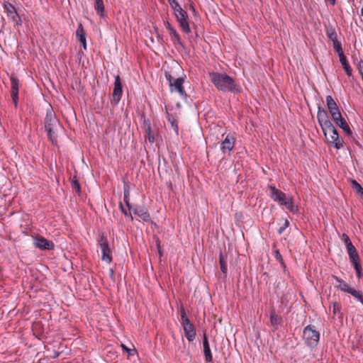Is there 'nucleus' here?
I'll return each instance as SVG.
<instances>
[{
	"instance_id": "nucleus-1",
	"label": "nucleus",
	"mask_w": 363,
	"mask_h": 363,
	"mask_svg": "<svg viewBox=\"0 0 363 363\" xmlns=\"http://www.w3.org/2000/svg\"><path fill=\"white\" fill-rule=\"evenodd\" d=\"M212 83L220 91L239 92V87L235 83L233 79L226 74L213 72L210 74Z\"/></svg>"
},
{
	"instance_id": "nucleus-2",
	"label": "nucleus",
	"mask_w": 363,
	"mask_h": 363,
	"mask_svg": "<svg viewBox=\"0 0 363 363\" xmlns=\"http://www.w3.org/2000/svg\"><path fill=\"white\" fill-rule=\"evenodd\" d=\"M303 338L306 345L309 347H315L320 340V333L313 325L306 326L303 331Z\"/></svg>"
},
{
	"instance_id": "nucleus-3",
	"label": "nucleus",
	"mask_w": 363,
	"mask_h": 363,
	"mask_svg": "<svg viewBox=\"0 0 363 363\" xmlns=\"http://www.w3.org/2000/svg\"><path fill=\"white\" fill-rule=\"evenodd\" d=\"M174 6L172 8V9L174 11L175 16L177 19V21L179 22L180 26L182 29V30L186 33H189L191 32V29L189 25V23L187 21L188 15L187 13L182 9V8L180 6L179 3H174Z\"/></svg>"
},
{
	"instance_id": "nucleus-4",
	"label": "nucleus",
	"mask_w": 363,
	"mask_h": 363,
	"mask_svg": "<svg viewBox=\"0 0 363 363\" xmlns=\"http://www.w3.org/2000/svg\"><path fill=\"white\" fill-rule=\"evenodd\" d=\"M330 130L323 129V132L328 143L332 144L335 148L339 150L343 146V140L339 136L337 129L331 125Z\"/></svg>"
},
{
	"instance_id": "nucleus-5",
	"label": "nucleus",
	"mask_w": 363,
	"mask_h": 363,
	"mask_svg": "<svg viewBox=\"0 0 363 363\" xmlns=\"http://www.w3.org/2000/svg\"><path fill=\"white\" fill-rule=\"evenodd\" d=\"M98 243L102 253L101 259L110 264L112 261V255L111 249L108 246L107 238L104 237V235H101L98 241Z\"/></svg>"
},
{
	"instance_id": "nucleus-6",
	"label": "nucleus",
	"mask_w": 363,
	"mask_h": 363,
	"mask_svg": "<svg viewBox=\"0 0 363 363\" xmlns=\"http://www.w3.org/2000/svg\"><path fill=\"white\" fill-rule=\"evenodd\" d=\"M269 189L270 190L269 196L272 198V199H273L276 202H278L281 206H284L286 201L290 197L287 196L286 194L277 189L274 186H269Z\"/></svg>"
},
{
	"instance_id": "nucleus-7",
	"label": "nucleus",
	"mask_w": 363,
	"mask_h": 363,
	"mask_svg": "<svg viewBox=\"0 0 363 363\" xmlns=\"http://www.w3.org/2000/svg\"><path fill=\"white\" fill-rule=\"evenodd\" d=\"M269 189L270 190L269 196L272 198V199H273L276 202H278L281 206H284L286 201L290 197L287 196L286 194L277 189L274 186H269Z\"/></svg>"
},
{
	"instance_id": "nucleus-8",
	"label": "nucleus",
	"mask_w": 363,
	"mask_h": 363,
	"mask_svg": "<svg viewBox=\"0 0 363 363\" xmlns=\"http://www.w3.org/2000/svg\"><path fill=\"white\" fill-rule=\"evenodd\" d=\"M317 118H318V121L322 128V130L323 129H326V130L329 129V130H330L331 125H333L329 119L327 111L324 109H320V107L318 108V111L317 113Z\"/></svg>"
},
{
	"instance_id": "nucleus-9",
	"label": "nucleus",
	"mask_w": 363,
	"mask_h": 363,
	"mask_svg": "<svg viewBox=\"0 0 363 363\" xmlns=\"http://www.w3.org/2000/svg\"><path fill=\"white\" fill-rule=\"evenodd\" d=\"M184 82V79L182 77L177 78L171 86L169 88L171 92H177L180 97L182 99H186L187 97V94H186L183 84Z\"/></svg>"
},
{
	"instance_id": "nucleus-10",
	"label": "nucleus",
	"mask_w": 363,
	"mask_h": 363,
	"mask_svg": "<svg viewBox=\"0 0 363 363\" xmlns=\"http://www.w3.org/2000/svg\"><path fill=\"white\" fill-rule=\"evenodd\" d=\"M59 126V123L56 117L52 114V112L47 113L45 118V129L46 132H50L51 130H57Z\"/></svg>"
},
{
	"instance_id": "nucleus-11",
	"label": "nucleus",
	"mask_w": 363,
	"mask_h": 363,
	"mask_svg": "<svg viewBox=\"0 0 363 363\" xmlns=\"http://www.w3.org/2000/svg\"><path fill=\"white\" fill-rule=\"evenodd\" d=\"M34 245L40 250H52L54 248V243L48 240L42 236L34 238Z\"/></svg>"
},
{
	"instance_id": "nucleus-12",
	"label": "nucleus",
	"mask_w": 363,
	"mask_h": 363,
	"mask_svg": "<svg viewBox=\"0 0 363 363\" xmlns=\"http://www.w3.org/2000/svg\"><path fill=\"white\" fill-rule=\"evenodd\" d=\"M122 83L119 75L115 77L114 88L113 91V100L117 104L122 96Z\"/></svg>"
},
{
	"instance_id": "nucleus-13",
	"label": "nucleus",
	"mask_w": 363,
	"mask_h": 363,
	"mask_svg": "<svg viewBox=\"0 0 363 363\" xmlns=\"http://www.w3.org/2000/svg\"><path fill=\"white\" fill-rule=\"evenodd\" d=\"M235 143V138L231 135H228L220 145L222 152L223 154L230 152L233 149Z\"/></svg>"
},
{
	"instance_id": "nucleus-14",
	"label": "nucleus",
	"mask_w": 363,
	"mask_h": 363,
	"mask_svg": "<svg viewBox=\"0 0 363 363\" xmlns=\"http://www.w3.org/2000/svg\"><path fill=\"white\" fill-rule=\"evenodd\" d=\"M11 97L13 101L15 104V106H17L18 100V88H19V81L18 79L14 77H11Z\"/></svg>"
},
{
	"instance_id": "nucleus-15",
	"label": "nucleus",
	"mask_w": 363,
	"mask_h": 363,
	"mask_svg": "<svg viewBox=\"0 0 363 363\" xmlns=\"http://www.w3.org/2000/svg\"><path fill=\"white\" fill-rule=\"evenodd\" d=\"M326 103L332 118H335L340 113L336 102L331 96H327Z\"/></svg>"
},
{
	"instance_id": "nucleus-16",
	"label": "nucleus",
	"mask_w": 363,
	"mask_h": 363,
	"mask_svg": "<svg viewBox=\"0 0 363 363\" xmlns=\"http://www.w3.org/2000/svg\"><path fill=\"white\" fill-rule=\"evenodd\" d=\"M335 123L340 126L347 135L352 134V130L348 125L346 121L342 117L341 113H339L337 116L333 118Z\"/></svg>"
},
{
	"instance_id": "nucleus-17",
	"label": "nucleus",
	"mask_w": 363,
	"mask_h": 363,
	"mask_svg": "<svg viewBox=\"0 0 363 363\" xmlns=\"http://www.w3.org/2000/svg\"><path fill=\"white\" fill-rule=\"evenodd\" d=\"M76 36L78 40L82 43L83 48L86 50V32L81 23L79 25L77 29Z\"/></svg>"
},
{
	"instance_id": "nucleus-18",
	"label": "nucleus",
	"mask_w": 363,
	"mask_h": 363,
	"mask_svg": "<svg viewBox=\"0 0 363 363\" xmlns=\"http://www.w3.org/2000/svg\"><path fill=\"white\" fill-rule=\"evenodd\" d=\"M183 328H184V331L185 336H186V339L189 342L194 341L196 337V335L194 325L190 323L184 325Z\"/></svg>"
},
{
	"instance_id": "nucleus-19",
	"label": "nucleus",
	"mask_w": 363,
	"mask_h": 363,
	"mask_svg": "<svg viewBox=\"0 0 363 363\" xmlns=\"http://www.w3.org/2000/svg\"><path fill=\"white\" fill-rule=\"evenodd\" d=\"M203 352L205 355V359L207 362H210L213 359L212 354L211 352L209 343L207 339V337L204 335L203 340Z\"/></svg>"
},
{
	"instance_id": "nucleus-20",
	"label": "nucleus",
	"mask_w": 363,
	"mask_h": 363,
	"mask_svg": "<svg viewBox=\"0 0 363 363\" xmlns=\"http://www.w3.org/2000/svg\"><path fill=\"white\" fill-rule=\"evenodd\" d=\"M339 58H340V62L342 64V67L345 69L346 74L348 76H351L352 75V69L350 67L349 63L347 62L346 57L345 56V55L344 54H341L339 56Z\"/></svg>"
},
{
	"instance_id": "nucleus-21",
	"label": "nucleus",
	"mask_w": 363,
	"mask_h": 363,
	"mask_svg": "<svg viewBox=\"0 0 363 363\" xmlns=\"http://www.w3.org/2000/svg\"><path fill=\"white\" fill-rule=\"evenodd\" d=\"M4 9L7 11L8 15L13 21H16V18L18 17L17 12L14 6L11 4H6L4 5Z\"/></svg>"
},
{
	"instance_id": "nucleus-22",
	"label": "nucleus",
	"mask_w": 363,
	"mask_h": 363,
	"mask_svg": "<svg viewBox=\"0 0 363 363\" xmlns=\"http://www.w3.org/2000/svg\"><path fill=\"white\" fill-rule=\"evenodd\" d=\"M134 213L138 216L144 221H147L150 218L149 213L145 208H138L135 209Z\"/></svg>"
},
{
	"instance_id": "nucleus-23",
	"label": "nucleus",
	"mask_w": 363,
	"mask_h": 363,
	"mask_svg": "<svg viewBox=\"0 0 363 363\" xmlns=\"http://www.w3.org/2000/svg\"><path fill=\"white\" fill-rule=\"evenodd\" d=\"M284 206L292 213H296L298 212V206L294 204L293 199L291 196Z\"/></svg>"
},
{
	"instance_id": "nucleus-24",
	"label": "nucleus",
	"mask_w": 363,
	"mask_h": 363,
	"mask_svg": "<svg viewBox=\"0 0 363 363\" xmlns=\"http://www.w3.org/2000/svg\"><path fill=\"white\" fill-rule=\"evenodd\" d=\"M335 279L339 283L337 287L342 291L347 292L350 294V291H352V288L350 287V286L344 281L335 277Z\"/></svg>"
},
{
	"instance_id": "nucleus-25",
	"label": "nucleus",
	"mask_w": 363,
	"mask_h": 363,
	"mask_svg": "<svg viewBox=\"0 0 363 363\" xmlns=\"http://www.w3.org/2000/svg\"><path fill=\"white\" fill-rule=\"evenodd\" d=\"M94 9L97 13L100 16H104V6L103 0H95Z\"/></svg>"
},
{
	"instance_id": "nucleus-26",
	"label": "nucleus",
	"mask_w": 363,
	"mask_h": 363,
	"mask_svg": "<svg viewBox=\"0 0 363 363\" xmlns=\"http://www.w3.org/2000/svg\"><path fill=\"white\" fill-rule=\"evenodd\" d=\"M164 24H165L167 29L169 31L170 35H172L175 38V40L177 41V43H180V37H179V34L177 33V31L172 27L171 24L168 21H166L164 23Z\"/></svg>"
},
{
	"instance_id": "nucleus-27",
	"label": "nucleus",
	"mask_w": 363,
	"mask_h": 363,
	"mask_svg": "<svg viewBox=\"0 0 363 363\" xmlns=\"http://www.w3.org/2000/svg\"><path fill=\"white\" fill-rule=\"evenodd\" d=\"M282 318L275 313H272L270 316V323L273 326H277L281 324Z\"/></svg>"
},
{
	"instance_id": "nucleus-28",
	"label": "nucleus",
	"mask_w": 363,
	"mask_h": 363,
	"mask_svg": "<svg viewBox=\"0 0 363 363\" xmlns=\"http://www.w3.org/2000/svg\"><path fill=\"white\" fill-rule=\"evenodd\" d=\"M326 34H327V36L329 38V39L330 40H332V42L335 40H337V33H336L335 30L333 27H330V28L327 29Z\"/></svg>"
},
{
	"instance_id": "nucleus-29",
	"label": "nucleus",
	"mask_w": 363,
	"mask_h": 363,
	"mask_svg": "<svg viewBox=\"0 0 363 363\" xmlns=\"http://www.w3.org/2000/svg\"><path fill=\"white\" fill-rule=\"evenodd\" d=\"M350 294L363 304V294L362 291L353 289L352 291H350Z\"/></svg>"
},
{
	"instance_id": "nucleus-30",
	"label": "nucleus",
	"mask_w": 363,
	"mask_h": 363,
	"mask_svg": "<svg viewBox=\"0 0 363 363\" xmlns=\"http://www.w3.org/2000/svg\"><path fill=\"white\" fill-rule=\"evenodd\" d=\"M333 48L335 51L338 54V56H340L341 54H344L342 49L341 43L337 40L333 41Z\"/></svg>"
},
{
	"instance_id": "nucleus-31",
	"label": "nucleus",
	"mask_w": 363,
	"mask_h": 363,
	"mask_svg": "<svg viewBox=\"0 0 363 363\" xmlns=\"http://www.w3.org/2000/svg\"><path fill=\"white\" fill-rule=\"evenodd\" d=\"M48 137L49 140L51 141V143L53 145H57V134L56 130H51L50 132H47Z\"/></svg>"
},
{
	"instance_id": "nucleus-32",
	"label": "nucleus",
	"mask_w": 363,
	"mask_h": 363,
	"mask_svg": "<svg viewBox=\"0 0 363 363\" xmlns=\"http://www.w3.org/2000/svg\"><path fill=\"white\" fill-rule=\"evenodd\" d=\"M349 257H350V261L352 263L353 266H354L355 264H360L359 263V257L357 252L349 254Z\"/></svg>"
},
{
	"instance_id": "nucleus-33",
	"label": "nucleus",
	"mask_w": 363,
	"mask_h": 363,
	"mask_svg": "<svg viewBox=\"0 0 363 363\" xmlns=\"http://www.w3.org/2000/svg\"><path fill=\"white\" fill-rule=\"evenodd\" d=\"M145 131H146V133L147 135V139L148 140V141L150 143H153L154 141H155V138H154V136L152 135V132H151V128L150 125H147L145 128Z\"/></svg>"
},
{
	"instance_id": "nucleus-34",
	"label": "nucleus",
	"mask_w": 363,
	"mask_h": 363,
	"mask_svg": "<svg viewBox=\"0 0 363 363\" xmlns=\"http://www.w3.org/2000/svg\"><path fill=\"white\" fill-rule=\"evenodd\" d=\"M181 323H182V325L191 323L184 309L182 310Z\"/></svg>"
},
{
	"instance_id": "nucleus-35",
	"label": "nucleus",
	"mask_w": 363,
	"mask_h": 363,
	"mask_svg": "<svg viewBox=\"0 0 363 363\" xmlns=\"http://www.w3.org/2000/svg\"><path fill=\"white\" fill-rule=\"evenodd\" d=\"M352 184L353 186V188L359 193L363 195V188L361 186V185L355 180L352 181Z\"/></svg>"
},
{
	"instance_id": "nucleus-36",
	"label": "nucleus",
	"mask_w": 363,
	"mask_h": 363,
	"mask_svg": "<svg viewBox=\"0 0 363 363\" xmlns=\"http://www.w3.org/2000/svg\"><path fill=\"white\" fill-rule=\"evenodd\" d=\"M220 269L223 272V273L226 274L227 265H226V262L224 260V258L222 255L220 256Z\"/></svg>"
},
{
	"instance_id": "nucleus-37",
	"label": "nucleus",
	"mask_w": 363,
	"mask_h": 363,
	"mask_svg": "<svg viewBox=\"0 0 363 363\" xmlns=\"http://www.w3.org/2000/svg\"><path fill=\"white\" fill-rule=\"evenodd\" d=\"M356 272H357V277L359 278H361L362 276V267H361V264H355V265L354 266Z\"/></svg>"
},
{
	"instance_id": "nucleus-38",
	"label": "nucleus",
	"mask_w": 363,
	"mask_h": 363,
	"mask_svg": "<svg viewBox=\"0 0 363 363\" xmlns=\"http://www.w3.org/2000/svg\"><path fill=\"white\" fill-rule=\"evenodd\" d=\"M72 187L77 192H79L80 191V185H79V182L77 180H74V181L72 182Z\"/></svg>"
},
{
	"instance_id": "nucleus-39",
	"label": "nucleus",
	"mask_w": 363,
	"mask_h": 363,
	"mask_svg": "<svg viewBox=\"0 0 363 363\" xmlns=\"http://www.w3.org/2000/svg\"><path fill=\"white\" fill-rule=\"evenodd\" d=\"M347 250L348 255L349 254H352V253H354V252H357L356 249H355V247L352 245V243H349V245H347Z\"/></svg>"
},
{
	"instance_id": "nucleus-40",
	"label": "nucleus",
	"mask_w": 363,
	"mask_h": 363,
	"mask_svg": "<svg viewBox=\"0 0 363 363\" xmlns=\"http://www.w3.org/2000/svg\"><path fill=\"white\" fill-rule=\"evenodd\" d=\"M165 77L167 79V81L169 84V87L171 86V84H172L174 83V81L176 79H174L172 75L169 73H165Z\"/></svg>"
},
{
	"instance_id": "nucleus-41",
	"label": "nucleus",
	"mask_w": 363,
	"mask_h": 363,
	"mask_svg": "<svg viewBox=\"0 0 363 363\" xmlns=\"http://www.w3.org/2000/svg\"><path fill=\"white\" fill-rule=\"evenodd\" d=\"M289 220H285V221H284V223L283 226L280 227V228H279V230H278V233H279V234H281V233L284 232V230L286 228H288V227H289Z\"/></svg>"
},
{
	"instance_id": "nucleus-42",
	"label": "nucleus",
	"mask_w": 363,
	"mask_h": 363,
	"mask_svg": "<svg viewBox=\"0 0 363 363\" xmlns=\"http://www.w3.org/2000/svg\"><path fill=\"white\" fill-rule=\"evenodd\" d=\"M124 201L125 202L127 206L130 208L128 191H124Z\"/></svg>"
},
{
	"instance_id": "nucleus-43",
	"label": "nucleus",
	"mask_w": 363,
	"mask_h": 363,
	"mask_svg": "<svg viewBox=\"0 0 363 363\" xmlns=\"http://www.w3.org/2000/svg\"><path fill=\"white\" fill-rule=\"evenodd\" d=\"M343 237H344V240H345V242L346 244V246H347V245H349V243H352V242L350 241L349 237L347 235L343 234Z\"/></svg>"
},
{
	"instance_id": "nucleus-44",
	"label": "nucleus",
	"mask_w": 363,
	"mask_h": 363,
	"mask_svg": "<svg viewBox=\"0 0 363 363\" xmlns=\"http://www.w3.org/2000/svg\"><path fill=\"white\" fill-rule=\"evenodd\" d=\"M276 258H277V259L280 261L281 262V264H283V260H282V258H281V254L279 253V252L278 250L276 251Z\"/></svg>"
},
{
	"instance_id": "nucleus-45",
	"label": "nucleus",
	"mask_w": 363,
	"mask_h": 363,
	"mask_svg": "<svg viewBox=\"0 0 363 363\" xmlns=\"http://www.w3.org/2000/svg\"><path fill=\"white\" fill-rule=\"evenodd\" d=\"M340 311V306L337 303H334L333 305V313H336Z\"/></svg>"
},
{
	"instance_id": "nucleus-46",
	"label": "nucleus",
	"mask_w": 363,
	"mask_h": 363,
	"mask_svg": "<svg viewBox=\"0 0 363 363\" xmlns=\"http://www.w3.org/2000/svg\"><path fill=\"white\" fill-rule=\"evenodd\" d=\"M121 347L124 350L127 351L129 353V354H133L131 351L126 346H125L124 345H121Z\"/></svg>"
},
{
	"instance_id": "nucleus-47",
	"label": "nucleus",
	"mask_w": 363,
	"mask_h": 363,
	"mask_svg": "<svg viewBox=\"0 0 363 363\" xmlns=\"http://www.w3.org/2000/svg\"><path fill=\"white\" fill-rule=\"evenodd\" d=\"M171 7H173L174 6V3H178L176 0H168Z\"/></svg>"
},
{
	"instance_id": "nucleus-48",
	"label": "nucleus",
	"mask_w": 363,
	"mask_h": 363,
	"mask_svg": "<svg viewBox=\"0 0 363 363\" xmlns=\"http://www.w3.org/2000/svg\"><path fill=\"white\" fill-rule=\"evenodd\" d=\"M157 245L159 254L160 256H162V252H161L160 246V242L158 240L157 241Z\"/></svg>"
},
{
	"instance_id": "nucleus-49",
	"label": "nucleus",
	"mask_w": 363,
	"mask_h": 363,
	"mask_svg": "<svg viewBox=\"0 0 363 363\" xmlns=\"http://www.w3.org/2000/svg\"><path fill=\"white\" fill-rule=\"evenodd\" d=\"M122 211L126 215L127 214V212L122 208Z\"/></svg>"
},
{
	"instance_id": "nucleus-50",
	"label": "nucleus",
	"mask_w": 363,
	"mask_h": 363,
	"mask_svg": "<svg viewBox=\"0 0 363 363\" xmlns=\"http://www.w3.org/2000/svg\"><path fill=\"white\" fill-rule=\"evenodd\" d=\"M361 15L363 16V7L361 9Z\"/></svg>"
}]
</instances>
